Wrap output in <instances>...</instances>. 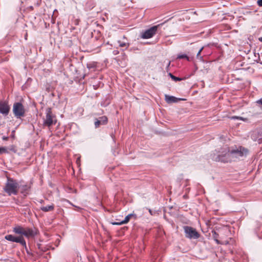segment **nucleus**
I'll return each instance as SVG.
<instances>
[{
    "instance_id": "nucleus-1",
    "label": "nucleus",
    "mask_w": 262,
    "mask_h": 262,
    "mask_svg": "<svg viewBox=\"0 0 262 262\" xmlns=\"http://www.w3.org/2000/svg\"><path fill=\"white\" fill-rule=\"evenodd\" d=\"M248 152L247 148L242 146H235L227 148L225 151L220 152L216 157L213 158L216 161L227 163L234 160V159L246 157Z\"/></svg>"
},
{
    "instance_id": "nucleus-2",
    "label": "nucleus",
    "mask_w": 262,
    "mask_h": 262,
    "mask_svg": "<svg viewBox=\"0 0 262 262\" xmlns=\"http://www.w3.org/2000/svg\"><path fill=\"white\" fill-rule=\"evenodd\" d=\"M19 189V184L17 180L11 178H7V182L4 187V191L8 195H17Z\"/></svg>"
},
{
    "instance_id": "nucleus-3",
    "label": "nucleus",
    "mask_w": 262,
    "mask_h": 262,
    "mask_svg": "<svg viewBox=\"0 0 262 262\" xmlns=\"http://www.w3.org/2000/svg\"><path fill=\"white\" fill-rule=\"evenodd\" d=\"M229 231L226 228L213 230L211 231L212 237L217 244L227 245L229 244L228 241H223V238L221 236L222 233H228Z\"/></svg>"
},
{
    "instance_id": "nucleus-4",
    "label": "nucleus",
    "mask_w": 262,
    "mask_h": 262,
    "mask_svg": "<svg viewBox=\"0 0 262 262\" xmlns=\"http://www.w3.org/2000/svg\"><path fill=\"white\" fill-rule=\"evenodd\" d=\"M43 125L50 127L56 123L55 116L52 114L51 109L48 108L46 111V116L43 118Z\"/></svg>"
},
{
    "instance_id": "nucleus-5",
    "label": "nucleus",
    "mask_w": 262,
    "mask_h": 262,
    "mask_svg": "<svg viewBox=\"0 0 262 262\" xmlns=\"http://www.w3.org/2000/svg\"><path fill=\"white\" fill-rule=\"evenodd\" d=\"M13 113L17 118L24 117L25 114V109L23 104L20 102H15L13 106Z\"/></svg>"
},
{
    "instance_id": "nucleus-6",
    "label": "nucleus",
    "mask_w": 262,
    "mask_h": 262,
    "mask_svg": "<svg viewBox=\"0 0 262 262\" xmlns=\"http://www.w3.org/2000/svg\"><path fill=\"white\" fill-rule=\"evenodd\" d=\"M184 229L185 233V236L187 238H189L190 239H198L200 236L199 233L196 230V229L191 227L184 226Z\"/></svg>"
},
{
    "instance_id": "nucleus-7",
    "label": "nucleus",
    "mask_w": 262,
    "mask_h": 262,
    "mask_svg": "<svg viewBox=\"0 0 262 262\" xmlns=\"http://www.w3.org/2000/svg\"><path fill=\"white\" fill-rule=\"evenodd\" d=\"M162 25V24H159L156 26H154L150 28L149 29L145 30L142 32L141 34V38L143 39H148L151 38L155 34H156L158 28Z\"/></svg>"
},
{
    "instance_id": "nucleus-8",
    "label": "nucleus",
    "mask_w": 262,
    "mask_h": 262,
    "mask_svg": "<svg viewBox=\"0 0 262 262\" xmlns=\"http://www.w3.org/2000/svg\"><path fill=\"white\" fill-rule=\"evenodd\" d=\"M37 234V230L34 228H25V231L24 233V235L26 237L30 238H33Z\"/></svg>"
},
{
    "instance_id": "nucleus-9",
    "label": "nucleus",
    "mask_w": 262,
    "mask_h": 262,
    "mask_svg": "<svg viewBox=\"0 0 262 262\" xmlns=\"http://www.w3.org/2000/svg\"><path fill=\"white\" fill-rule=\"evenodd\" d=\"M10 111V106L6 101L0 102V113L4 116H7Z\"/></svg>"
},
{
    "instance_id": "nucleus-10",
    "label": "nucleus",
    "mask_w": 262,
    "mask_h": 262,
    "mask_svg": "<svg viewBox=\"0 0 262 262\" xmlns=\"http://www.w3.org/2000/svg\"><path fill=\"white\" fill-rule=\"evenodd\" d=\"M108 122L107 117L105 116L100 117L98 118L95 119L94 122L95 126L96 128H98L100 125H105Z\"/></svg>"
},
{
    "instance_id": "nucleus-11",
    "label": "nucleus",
    "mask_w": 262,
    "mask_h": 262,
    "mask_svg": "<svg viewBox=\"0 0 262 262\" xmlns=\"http://www.w3.org/2000/svg\"><path fill=\"white\" fill-rule=\"evenodd\" d=\"M19 189L20 190L21 193L26 196L28 194L30 186L28 185H19Z\"/></svg>"
},
{
    "instance_id": "nucleus-12",
    "label": "nucleus",
    "mask_w": 262,
    "mask_h": 262,
    "mask_svg": "<svg viewBox=\"0 0 262 262\" xmlns=\"http://www.w3.org/2000/svg\"><path fill=\"white\" fill-rule=\"evenodd\" d=\"M25 228L23 227L20 226H16L13 228V232L17 234H20L21 236L24 235Z\"/></svg>"
},
{
    "instance_id": "nucleus-13",
    "label": "nucleus",
    "mask_w": 262,
    "mask_h": 262,
    "mask_svg": "<svg viewBox=\"0 0 262 262\" xmlns=\"http://www.w3.org/2000/svg\"><path fill=\"white\" fill-rule=\"evenodd\" d=\"M165 100L168 103L177 102L178 101V99L174 96L165 95Z\"/></svg>"
},
{
    "instance_id": "nucleus-14",
    "label": "nucleus",
    "mask_w": 262,
    "mask_h": 262,
    "mask_svg": "<svg viewBox=\"0 0 262 262\" xmlns=\"http://www.w3.org/2000/svg\"><path fill=\"white\" fill-rule=\"evenodd\" d=\"M14 242L19 243L23 247H26V243L23 236H15Z\"/></svg>"
},
{
    "instance_id": "nucleus-15",
    "label": "nucleus",
    "mask_w": 262,
    "mask_h": 262,
    "mask_svg": "<svg viewBox=\"0 0 262 262\" xmlns=\"http://www.w3.org/2000/svg\"><path fill=\"white\" fill-rule=\"evenodd\" d=\"M132 217H134L135 219H136V214L134 213H130L128 214L127 216H125L124 220L122 221V223H124V224H127Z\"/></svg>"
},
{
    "instance_id": "nucleus-16",
    "label": "nucleus",
    "mask_w": 262,
    "mask_h": 262,
    "mask_svg": "<svg viewBox=\"0 0 262 262\" xmlns=\"http://www.w3.org/2000/svg\"><path fill=\"white\" fill-rule=\"evenodd\" d=\"M54 209V205H51L47 206H42L40 208V209L43 212H48L53 211Z\"/></svg>"
},
{
    "instance_id": "nucleus-17",
    "label": "nucleus",
    "mask_w": 262,
    "mask_h": 262,
    "mask_svg": "<svg viewBox=\"0 0 262 262\" xmlns=\"http://www.w3.org/2000/svg\"><path fill=\"white\" fill-rule=\"evenodd\" d=\"M15 237V236H14L12 235H11V234L7 235L5 237V239H7V241H9L10 242H14Z\"/></svg>"
},
{
    "instance_id": "nucleus-18",
    "label": "nucleus",
    "mask_w": 262,
    "mask_h": 262,
    "mask_svg": "<svg viewBox=\"0 0 262 262\" xmlns=\"http://www.w3.org/2000/svg\"><path fill=\"white\" fill-rule=\"evenodd\" d=\"M178 59H186L187 60H189V58L186 54H180L177 57Z\"/></svg>"
},
{
    "instance_id": "nucleus-19",
    "label": "nucleus",
    "mask_w": 262,
    "mask_h": 262,
    "mask_svg": "<svg viewBox=\"0 0 262 262\" xmlns=\"http://www.w3.org/2000/svg\"><path fill=\"white\" fill-rule=\"evenodd\" d=\"M119 43L120 47H125V49H127L129 46V44L128 43L121 42L120 41H119Z\"/></svg>"
},
{
    "instance_id": "nucleus-20",
    "label": "nucleus",
    "mask_w": 262,
    "mask_h": 262,
    "mask_svg": "<svg viewBox=\"0 0 262 262\" xmlns=\"http://www.w3.org/2000/svg\"><path fill=\"white\" fill-rule=\"evenodd\" d=\"M203 47H202L199 51V52H198L197 54H196V58L198 59H199L200 60H201L202 58H203V57L201 56H200V54H201V53L202 52V51L203 50Z\"/></svg>"
},
{
    "instance_id": "nucleus-21",
    "label": "nucleus",
    "mask_w": 262,
    "mask_h": 262,
    "mask_svg": "<svg viewBox=\"0 0 262 262\" xmlns=\"http://www.w3.org/2000/svg\"><path fill=\"white\" fill-rule=\"evenodd\" d=\"M229 118H230L231 119H232V120H235V119L241 120H244V118L243 117L236 116H233L230 117Z\"/></svg>"
},
{
    "instance_id": "nucleus-22",
    "label": "nucleus",
    "mask_w": 262,
    "mask_h": 262,
    "mask_svg": "<svg viewBox=\"0 0 262 262\" xmlns=\"http://www.w3.org/2000/svg\"><path fill=\"white\" fill-rule=\"evenodd\" d=\"M87 68L89 69H94L95 68V64L94 63H89L87 64Z\"/></svg>"
},
{
    "instance_id": "nucleus-23",
    "label": "nucleus",
    "mask_w": 262,
    "mask_h": 262,
    "mask_svg": "<svg viewBox=\"0 0 262 262\" xmlns=\"http://www.w3.org/2000/svg\"><path fill=\"white\" fill-rule=\"evenodd\" d=\"M171 79L174 81H180L183 79L182 78L176 77L174 75L172 76Z\"/></svg>"
},
{
    "instance_id": "nucleus-24",
    "label": "nucleus",
    "mask_w": 262,
    "mask_h": 262,
    "mask_svg": "<svg viewBox=\"0 0 262 262\" xmlns=\"http://www.w3.org/2000/svg\"><path fill=\"white\" fill-rule=\"evenodd\" d=\"M256 103H257V104H258L261 107H262V97L259 100H257Z\"/></svg>"
},
{
    "instance_id": "nucleus-25",
    "label": "nucleus",
    "mask_w": 262,
    "mask_h": 262,
    "mask_svg": "<svg viewBox=\"0 0 262 262\" xmlns=\"http://www.w3.org/2000/svg\"><path fill=\"white\" fill-rule=\"evenodd\" d=\"M24 247L25 248L26 251L28 255H32V254L28 250L26 245V247Z\"/></svg>"
},
{
    "instance_id": "nucleus-26",
    "label": "nucleus",
    "mask_w": 262,
    "mask_h": 262,
    "mask_svg": "<svg viewBox=\"0 0 262 262\" xmlns=\"http://www.w3.org/2000/svg\"><path fill=\"white\" fill-rule=\"evenodd\" d=\"M112 224H113V225H121L124 224V223H122V221L120 222H114V223H113Z\"/></svg>"
},
{
    "instance_id": "nucleus-27",
    "label": "nucleus",
    "mask_w": 262,
    "mask_h": 262,
    "mask_svg": "<svg viewBox=\"0 0 262 262\" xmlns=\"http://www.w3.org/2000/svg\"><path fill=\"white\" fill-rule=\"evenodd\" d=\"M257 3L259 6L262 7V0H258Z\"/></svg>"
},
{
    "instance_id": "nucleus-28",
    "label": "nucleus",
    "mask_w": 262,
    "mask_h": 262,
    "mask_svg": "<svg viewBox=\"0 0 262 262\" xmlns=\"http://www.w3.org/2000/svg\"><path fill=\"white\" fill-rule=\"evenodd\" d=\"M6 151V149L4 147H0V154H2L3 152H4Z\"/></svg>"
},
{
    "instance_id": "nucleus-29",
    "label": "nucleus",
    "mask_w": 262,
    "mask_h": 262,
    "mask_svg": "<svg viewBox=\"0 0 262 262\" xmlns=\"http://www.w3.org/2000/svg\"><path fill=\"white\" fill-rule=\"evenodd\" d=\"M168 75L171 77V78H172V76H173L171 73H169Z\"/></svg>"
},
{
    "instance_id": "nucleus-30",
    "label": "nucleus",
    "mask_w": 262,
    "mask_h": 262,
    "mask_svg": "<svg viewBox=\"0 0 262 262\" xmlns=\"http://www.w3.org/2000/svg\"><path fill=\"white\" fill-rule=\"evenodd\" d=\"M225 233H222L221 235V236H222L223 238V239H224V235L225 234Z\"/></svg>"
},
{
    "instance_id": "nucleus-31",
    "label": "nucleus",
    "mask_w": 262,
    "mask_h": 262,
    "mask_svg": "<svg viewBox=\"0 0 262 262\" xmlns=\"http://www.w3.org/2000/svg\"><path fill=\"white\" fill-rule=\"evenodd\" d=\"M259 40L262 42V37L259 38Z\"/></svg>"
},
{
    "instance_id": "nucleus-32",
    "label": "nucleus",
    "mask_w": 262,
    "mask_h": 262,
    "mask_svg": "<svg viewBox=\"0 0 262 262\" xmlns=\"http://www.w3.org/2000/svg\"><path fill=\"white\" fill-rule=\"evenodd\" d=\"M7 137H3V140H7Z\"/></svg>"
},
{
    "instance_id": "nucleus-33",
    "label": "nucleus",
    "mask_w": 262,
    "mask_h": 262,
    "mask_svg": "<svg viewBox=\"0 0 262 262\" xmlns=\"http://www.w3.org/2000/svg\"><path fill=\"white\" fill-rule=\"evenodd\" d=\"M149 212L151 214H152L151 210L150 209L149 210Z\"/></svg>"
},
{
    "instance_id": "nucleus-34",
    "label": "nucleus",
    "mask_w": 262,
    "mask_h": 262,
    "mask_svg": "<svg viewBox=\"0 0 262 262\" xmlns=\"http://www.w3.org/2000/svg\"><path fill=\"white\" fill-rule=\"evenodd\" d=\"M37 245H38V248H39V249H40V244H38Z\"/></svg>"
}]
</instances>
